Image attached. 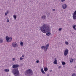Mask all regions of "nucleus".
<instances>
[{
    "label": "nucleus",
    "mask_w": 76,
    "mask_h": 76,
    "mask_svg": "<svg viewBox=\"0 0 76 76\" xmlns=\"http://www.w3.org/2000/svg\"><path fill=\"white\" fill-rule=\"evenodd\" d=\"M19 65L18 64H14L12 66V67L13 68L11 69V73H13L15 76H19V71L18 69V67H19Z\"/></svg>",
    "instance_id": "nucleus-1"
},
{
    "label": "nucleus",
    "mask_w": 76,
    "mask_h": 76,
    "mask_svg": "<svg viewBox=\"0 0 76 76\" xmlns=\"http://www.w3.org/2000/svg\"><path fill=\"white\" fill-rule=\"evenodd\" d=\"M40 29L41 32L45 34L50 31V27L48 25L45 24H43L42 26L40 27Z\"/></svg>",
    "instance_id": "nucleus-2"
},
{
    "label": "nucleus",
    "mask_w": 76,
    "mask_h": 76,
    "mask_svg": "<svg viewBox=\"0 0 76 76\" xmlns=\"http://www.w3.org/2000/svg\"><path fill=\"white\" fill-rule=\"evenodd\" d=\"M33 72L32 70L31 69L27 70L26 72H25V75L26 76H31L32 75Z\"/></svg>",
    "instance_id": "nucleus-3"
},
{
    "label": "nucleus",
    "mask_w": 76,
    "mask_h": 76,
    "mask_svg": "<svg viewBox=\"0 0 76 76\" xmlns=\"http://www.w3.org/2000/svg\"><path fill=\"white\" fill-rule=\"evenodd\" d=\"M48 47H49V44H48L46 46H41V49L42 50H44L45 52H46V51L48 50Z\"/></svg>",
    "instance_id": "nucleus-4"
},
{
    "label": "nucleus",
    "mask_w": 76,
    "mask_h": 76,
    "mask_svg": "<svg viewBox=\"0 0 76 76\" xmlns=\"http://www.w3.org/2000/svg\"><path fill=\"white\" fill-rule=\"evenodd\" d=\"M7 42H10L12 41V37H9L8 36H6L5 38Z\"/></svg>",
    "instance_id": "nucleus-5"
},
{
    "label": "nucleus",
    "mask_w": 76,
    "mask_h": 76,
    "mask_svg": "<svg viewBox=\"0 0 76 76\" xmlns=\"http://www.w3.org/2000/svg\"><path fill=\"white\" fill-rule=\"evenodd\" d=\"M72 17L73 19L76 20V10L72 14Z\"/></svg>",
    "instance_id": "nucleus-6"
},
{
    "label": "nucleus",
    "mask_w": 76,
    "mask_h": 76,
    "mask_svg": "<svg viewBox=\"0 0 76 76\" xmlns=\"http://www.w3.org/2000/svg\"><path fill=\"white\" fill-rule=\"evenodd\" d=\"M17 43L16 42H13L12 43V45L13 47H17Z\"/></svg>",
    "instance_id": "nucleus-7"
},
{
    "label": "nucleus",
    "mask_w": 76,
    "mask_h": 76,
    "mask_svg": "<svg viewBox=\"0 0 76 76\" xmlns=\"http://www.w3.org/2000/svg\"><path fill=\"white\" fill-rule=\"evenodd\" d=\"M68 53L69 50L68 49H66L64 52V55L66 56L67 54H68Z\"/></svg>",
    "instance_id": "nucleus-8"
},
{
    "label": "nucleus",
    "mask_w": 76,
    "mask_h": 76,
    "mask_svg": "<svg viewBox=\"0 0 76 76\" xmlns=\"http://www.w3.org/2000/svg\"><path fill=\"white\" fill-rule=\"evenodd\" d=\"M67 5L66 4H63L62 5V7L63 9H66L67 8Z\"/></svg>",
    "instance_id": "nucleus-9"
},
{
    "label": "nucleus",
    "mask_w": 76,
    "mask_h": 76,
    "mask_svg": "<svg viewBox=\"0 0 76 76\" xmlns=\"http://www.w3.org/2000/svg\"><path fill=\"white\" fill-rule=\"evenodd\" d=\"M46 18H47L46 15H44L42 16L41 18L43 20H45L46 19Z\"/></svg>",
    "instance_id": "nucleus-10"
},
{
    "label": "nucleus",
    "mask_w": 76,
    "mask_h": 76,
    "mask_svg": "<svg viewBox=\"0 0 76 76\" xmlns=\"http://www.w3.org/2000/svg\"><path fill=\"white\" fill-rule=\"evenodd\" d=\"M10 12V11L9 10H7L5 13V16H7V14H9Z\"/></svg>",
    "instance_id": "nucleus-11"
},
{
    "label": "nucleus",
    "mask_w": 76,
    "mask_h": 76,
    "mask_svg": "<svg viewBox=\"0 0 76 76\" xmlns=\"http://www.w3.org/2000/svg\"><path fill=\"white\" fill-rule=\"evenodd\" d=\"M41 71L42 73L43 74H44L45 75V72H44V71L43 68L41 69Z\"/></svg>",
    "instance_id": "nucleus-12"
},
{
    "label": "nucleus",
    "mask_w": 76,
    "mask_h": 76,
    "mask_svg": "<svg viewBox=\"0 0 76 76\" xmlns=\"http://www.w3.org/2000/svg\"><path fill=\"white\" fill-rule=\"evenodd\" d=\"M76 25H73L72 26V28L75 31H76Z\"/></svg>",
    "instance_id": "nucleus-13"
},
{
    "label": "nucleus",
    "mask_w": 76,
    "mask_h": 76,
    "mask_svg": "<svg viewBox=\"0 0 76 76\" xmlns=\"http://www.w3.org/2000/svg\"><path fill=\"white\" fill-rule=\"evenodd\" d=\"M47 16L48 18H51V15L49 13H48L47 14Z\"/></svg>",
    "instance_id": "nucleus-14"
},
{
    "label": "nucleus",
    "mask_w": 76,
    "mask_h": 76,
    "mask_svg": "<svg viewBox=\"0 0 76 76\" xmlns=\"http://www.w3.org/2000/svg\"><path fill=\"white\" fill-rule=\"evenodd\" d=\"M3 40L2 38H0V43H3Z\"/></svg>",
    "instance_id": "nucleus-15"
},
{
    "label": "nucleus",
    "mask_w": 76,
    "mask_h": 76,
    "mask_svg": "<svg viewBox=\"0 0 76 76\" xmlns=\"http://www.w3.org/2000/svg\"><path fill=\"white\" fill-rule=\"evenodd\" d=\"M44 69L45 72H47L48 70V68L47 67L44 68Z\"/></svg>",
    "instance_id": "nucleus-16"
},
{
    "label": "nucleus",
    "mask_w": 76,
    "mask_h": 76,
    "mask_svg": "<svg viewBox=\"0 0 76 76\" xmlns=\"http://www.w3.org/2000/svg\"><path fill=\"white\" fill-rule=\"evenodd\" d=\"M47 36H50L51 35V33L50 32H48L46 34Z\"/></svg>",
    "instance_id": "nucleus-17"
},
{
    "label": "nucleus",
    "mask_w": 76,
    "mask_h": 76,
    "mask_svg": "<svg viewBox=\"0 0 76 76\" xmlns=\"http://www.w3.org/2000/svg\"><path fill=\"white\" fill-rule=\"evenodd\" d=\"M9 69H4V72H9Z\"/></svg>",
    "instance_id": "nucleus-18"
},
{
    "label": "nucleus",
    "mask_w": 76,
    "mask_h": 76,
    "mask_svg": "<svg viewBox=\"0 0 76 76\" xmlns=\"http://www.w3.org/2000/svg\"><path fill=\"white\" fill-rule=\"evenodd\" d=\"M57 60L55 59V61H53V63L55 64H57Z\"/></svg>",
    "instance_id": "nucleus-19"
},
{
    "label": "nucleus",
    "mask_w": 76,
    "mask_h": 76,
    "mask_svg": "<svg viewBox=\"0 0 76 76\" xmlns=\"http://www.w3.org/2000/svg\"><path fill=\"white\" fill-rule=\"evenodd\" d=\"M70 63H73V58H71L70 59Z\"/></svg>",
    "instance_id": "nucleus-20"
},
{
    "label": "nucleus",
    "mask_w": 76,
    "mask_h": 76,
    "mask_svg": "<svg viewBox=\"0 0 76 76\" xmlns=\"http://www.w3.org/2000/svg\"><path fill=\"white\" fill-rule=\"evenodd\" d=\"M13 18H14L15 20H16V15H13Z\"/></svg>",
    "instance_id": "nucleus-21"
},
{
    "label": "nucleus",
    "mask_w": 76,
    "mask_h": 76,
    "mask_svg": "<svg viewBox=\"0 0 76 76\" xmlns=\"http://www.w3.org/2000/svg\"><path fill=\"white\" fill-rule=\"evenodd\" d=\"M62 64L63 66H64V65H65L66 64V63L64 62H62Z\"/></svg>",
    "instance_id": "nucleus-22"
},
{
    "label": "nucleus",
    "mask_w": 76,
    "mask_h": 76,
    "mask_svg": "<svg viewBox=\"0 0 76 76\" xmlns=\"http://www.w3.org/2000/svg\"><path fill=\"white\" fill-rule=\"evenodd\" d=\"M20 45H21V46H23V42H20Z\"/></svg>",
    "instance_id": "nucleus-23"
},
{
    "label": "nucleus",
    "mask_w": 76,
    "mask_h": 76,
    "mask_svg": "<svg viewBox=\"0 0 76 76\" xmlns=\"http://www.w3.org/2000/svg\"><path fill=\"white\" fill-rule=\"evenodd\" d=\"M65 43L66 44V45H68L69 44V42H65Z\"/></svg>",
    "instance_id": "nucleus-24"
},
{
    "label": "nucleus",
    "mask_w": 76,
    "mask_h": 76,
    "mask_svg": "<svg viewBox=\"0 0 76 76\" xmlns=\"http://www.w3.org/2000/svg\"><path fill=\"white\" fill-rule=\"evenodd\" d=\"M72 76H76V74H75V73L73 74L72 75Z\"/></svg>",
    "instance_id": "nucleus-25"
},
{
    "label": "nucleus",
    "mask_w": 76,
    "mask_h": 76,
    "mask_svg": "<svg viewBox=\"0 0 76 76\" xmlns=\"http://www.w3.org/2000/svg\"><path fill=\"white\" fill-rule=\"evenodd\" d=\"M20 60H23V58H22L20 57Z\"/></svg>",
    "instance_id": "nucleus-26"
},
{
    "label": "nucleus",
    "mask_w": 76,
    "mask_h": 76,
    "mask_svg": "<svg viewBox=\"0 0 76 76\" xmlns=\"http://www.w3.org/2000/svg\"><path fill=\"white\" fill-rule=\"evenodd\" d=\"M58 30L59 31H60L61 30H62V28H59Z\"/></svg>",
    "instance_id": "nucleus-27"
},
{
    "label": "nucleus",
    "mask_w": 76,
    "mask_h": 76,
    "mask_svg": "<svg viewBox=\"0 0 76 76\" xmlns=\"http://www.w3.org/2000/svg\"><path fill=\"white\" fill-rule=\"evenodd\" d=\"M66 0H61V2H64Z\"/></svg>",
    "instance_id": "nucleus-28"
},
{
    "label": "nucleus",
    "mask_w": 76,
    "mask_h": 76,
    "mask_svg": "<svg viewBox=\"0 0 76 76\" xmlns=\"http://www.w3.org/2000/svg\"><path fill=\"white\" fill-rule=\"evenodd\" d=\"M36 63H39V60H37L36 61Z\"/></svg>",
    "instance_id": "nucleus-29"
},
{
    "label": "nucleus",
    "mask_w": 76,
    "mask_h": 76,
    "mask_svg": "<svg viewBox=\"0 0 76 76\" xmlns=\"http://www.w3.org/2000/svg\"><path fill=\"white\" fill-rule=\"evenodd\" d=\"M52 10H53V11H56V10H55V9H53Z\"/></svg>",
    "instance_id": "nucleus-30"
},
{
    "label": "nucleus",
    "mask_w": 76,
    "mask_h": 76,
    "mask_svg": "<svg viewBox=\"0 0 76 76\" xmlns=\"http://www.w3.org/2000/svg\"><path fill=\"white\" fill-rule=\"evenodd\" d=\"M7 22H9V20H8V19H7Z\"/></svg>",
    "instance_id": "nucleus-31"
},
{
    "label": "nucleus",
    "mask_w": 76,
    "mask_h": 76,
    "mask_svg": "<svg viewBox=\"0 0 76 76\" xmlns=\"http://www.w3.org/2000/svg\"><path fill=\"white\" fill-rule=\"evenodd\" d=\"M22 57H25V55H22Z\"/></svg>",
    "instance_id": "nucleus-32"
},
{
    "label": "nucleus",
    "mask_w": 76,
    "mask_h": 76,
    "mask_svg": "<svg viewBox=\"0 0 76 76\" xmlns=\"http://www.w3.org/2000/svg\"><path fill=\"white\" fill-rule=\"evenodd\" d=\"M15 60V58H13V59H12V60H13V61H14V60Z\"/></svg>",
    "instance_id": "nucleus-33"
},
{
    "label": "nucleus",
    "mask_w": 76,
    "mask_h": 76,
    "mask_svg": "<svg viewBox=\"0 0 76 76\" xmlns=\"http://www.w3.org/2000/svg\"><path fill=\"white\" fill-rule=\"evenodd\" d=\"M47 76H49V74H47Z\"/></svg>",
    "instance_id": "nucleus-34"
},
{
    "label": "nucleus",
    "mask_w": 76,
    "mask_h": 76,
    "mask_svg": "<svg viewBox=\"0 0 76 76\" xmlns=\"http://www.w3.org/2000/svg\"><path fill=\"white\" fill-rule=\"evenodd\" d=\"M61 66H59L58 67V68H59L60 69V68H61Z\"/></svg>",
    "instance_id": "nucleus-35"
},
{
    "label": "nucleus",
    "mask_w": 76,
    "mask_h": 76,
    "mask_svg": "<svg viewBox=\"0 0 76 76\" xmlns=\"http://www.w3.org/2000/svg\"><path fill=\"white\" fill-rule=\"evenodd\" d=\"M51 71H52L51 70H50V72H51Z\"/></svg>",
    "instance_id": "nucleus-36"
}]
</instances>
